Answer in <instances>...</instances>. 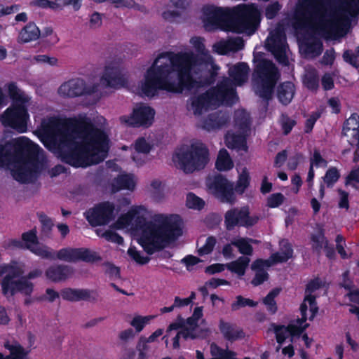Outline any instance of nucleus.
Returning <instances> with one entry per match:
<instances>
[{"mask_svg": "<svg viewBox=\"0 0 359 359\" xmlns=\"http://www.w3.org/2000/svg\"><path fill=\"white\" fill-rule=\"evenodd\" d=\"M210 354L212 356L210 359H237L236 353L228 348L224 349L217 344L212 343L210 346Z\"/></svg>", "mask_w": 359, "mask_h": 359, "instance_id": "32", "label": "nucleus"}, {"mask_svg": "<svg viewBox=\"0 0 359 359\" xmlns=\"http://www.w3.org/2000/svg\"><path fill=\"white\" fill-rule=\"evenodd\" d=\"M74 273L73 268L65 264H53L45 271L46 278L53 283H60L69 278Z\"/></svg>", "mask_w": 359, "mask_h": 359, "instance_id": "20", "label": "nucleus"}, {"mask_svg": "<svg viewBox=\"0 0 359 359\" xmlns=\"http://www.w3.org/2000/svg\"><path fill=\"white\" fill-rule=\"evenodd\" d=\"M8 93L13 103L26 104L28 102V98L20 92L15 82L8 84Z\"/></svg>", "mask_w": 359, "mask_h": 359, "instance_id": "38", "label": "nucleus"}, {"mask_svg": "<svg viewBox=\"0 0 359 359\" xmlns=\"http://www.w3.org/2000/svg\"><path fill=\"white\" fill-rule=\"evenodd\" d=\"M152 318L151 316H136L131 320L130 325L135 327L137 332H140Z\"/></svg>", "mask_w": 359, "mask_h": 359, "instance_id": "53", "label": "nucleus"}, {"mask_svg": "<svg viewBox=\"0 0 359 359\" xmlns=\"http://www.w3.org/2000/svg\"><path fill=\"white\" fill-rule=\"evenodd\" d=\"M186 205L190 209L201 210L205 206V201L195 194L189 192L187 195Z\"/></svg>", "mask_w": 359, "mask_h": 359, "instance_id": "48", "label": "nucleus"}, {"mask_svg": "<svg viewBox=\"0 0 359 359\" xmlns=\"http://www.w3.org/2000/svg\"><path fill=\"white\" fill-rule=\"evenodd\" d=\"M1 123L20 133H26L27 123L29 121L25 104L13 103L0 116Z\"/></svg>", "mask_w": 359, "mask_h": 359, "instance_id": "8", "label": "nucleus"}, {"mask_svg": "<svg viewBox=\"0 0 359 359\" xmlns=\"http://www.w3.org/2000/svg\"><path fill=\"white\" fill-rule=\"evenodd\" d=\"M272 326H273L277 343L282 344L288 336L289 332L287 327L285 325H276L275 324H272Z\"/></svg>", "mask_w": 359, "mask_h": 359, "instance_id": "56", "label": "nucleus"}, {"mask_svg": "<svg viewBox=\"0 0 359 359\" xmlns=\"http://www.w3.org/2000/svg\"><path fill=\"white\" fill-rule=\"evenodd\" d=\"M4 346L10 351L11 355L14 359H25L27 355V352L18 342L12 344L7 341L4 343Z\"/></svg>", "mask_w": 359, "mask_h": 359, "instance_id": "40", "label": "nucleus"}, {"mask_svg": "<svg viewBox=\"0 0 359 359\" xmlns=\"http://www.w3.org/2000/svg\"><path fill=\"white\" fill-rule=\"evenodd\" d=\"M249 241L253 242V243L256 242V241H255L252 238L248 239V238H241L236 241H233L231 242V244H232V245H234L235 247H236L238 248V250L241 254H242L243 255L250 256L253 252V248L250 245Z\"/></svg>", "mask_w": 359, "mask_h": 359, "instance_id": "39", "label": "nucleus"}, {"mask_svg": "<svg viewBox=\"0 0 359 359\" xmlns=\"http://www.w3.org/2000/svg\"><path fill=\"white\" fill-rule=\"evenodd\" d=\"M212 100L208 90L198 96L191 98V107L195 115L202 114L203 110H207L212 104Z\"/></svg>", "mask_w": 359, "mask_h": 359, "instance_id": "28", "label": "nucleus"}, {"mask_svg": "<svg viewBox=\"0 0 359 359\" xmlns=\"http://www.w3.org/2000/svg\"><path fill=\"white\" fill-rule=\"evenodd\" d=\"M115 206L109 201L96 204L84 212V216L90 226L93 227L109 224L115 219Z\"/></svg>", "mask_w": 359, "mask_h": 359, "instance_id": "11", "label": "nucleus"}, {"mask_svg": "<svg viewBox=\"0 0 359 359\" xmlns=\"http://www.w3.org/2000/svg\"><path fill=\"white\" fill-rule=\"evenodd\" d=\"M255 271V275L251 281L254 286L262 285L269 279V273L264 269H252Z\"/></svg>", "mask_w": 359, "mask_h": 359, "instance_id": "62", "label": "nucleus"}, {"mask_svg": "<svg viewBox=\"0 0 359 359\" xmlns=\"http://www.w3.org/2000/svg\"><path fill=\"white\" fill-rule=\"evenodd\" d=\"M55 259L68 262H76L81 260L93 263L100 261L101 257L96 252H92L87 248H64L57 252H55V259Z\"/></svg>", "mask_w": 359, "mask_h": 359, "instance_id": "13", "label": "nucleus"}, {"mask_svg": "<svg viewBox=\"0 0 359 359\" xmlns=\"http://www.w3.org/2000/svg\"><path fill=\"white\" fill-rule=\"evenodd\" d=\"M60 157L74 168H86L103 161L109 149L104 130L85 119L69 118L60 135Z\"/></svg>", "mask_w": 359, "mask_h": 359, "instance_id": "2", "label": "nucleus"}, {"mask_svg": "<svg viewBox=\"0 0 359 359\" xmlns=\"http://www.w3.org/2000/svg\"><path fill=\"white\" fill-rule=\"evenodd\" d=\"M41 36V31L33 22L27 23L20 32L18 41L21 43H28L36 41Z\"/></svg>", "mask_w": 359, "mask_h": 359, "instance_id": "26", "label": "nucleus"}, {"mask_svg": "<svg viewBox=\"0 0 359 359\" xmlns=\"http://www.w3.org/2000/svg\"><path fill=\"white\" fill-rule=\"evenodd\" d=\"M155 110L144 103H140L133 109L130 115L120 116L121 123L133 128H149L154 120Z\"/></svg>", "mask_w": 359, "mask_h": 359, "instance_id": "10", "label": "nucleus"}, {"mask_svg": "<svg viewBox=\"0 0 359 359\" xmlns=\"http://www.w3.org/2000/svg\"><path fill=\"white\" fill-rule=\"evenodd\" d=\"M38 216L41 224L42 233L47 237H50L54 226L53 220L43 212L38 213Z\"/></svg>", "mask_w": 359, "mask_h": 359, "instance_id": "49", "label": "nucleus"}, {"mask_svg": "<svg viewBox=\"0 0 359 359\" xmlns=\"http://www.w3.org/2000/svg\"><path fill=\"white\" fill-rule=\"evenodd\" d=\"M64 300L69 302L90 301L96 302L98 298V292L96 290L65 288L60 291Z\"/></svg>", "mask_w": 359, "mask_h": 359, "instance_id": "18", "label": "nucleus"}, {"mask_svg": "<svg viewBox=\"0 0 359 359\" xmlns=\"http://www.w3.org/2000/svg\"><path fill=\"white\" fill-rule=\"evenodd\" d=\"M18 280L12 278L10 276H5L1 280V290L2 293L5 296H13L17 291Z\"/></svg>", "mask_w": 359, "mask_h": 359, "instance_id": "36", "label": "nucleus"}, {"mask_svg": "<svg viewBox=\"0 0 359 359\" xmlns=\"http://www.w3.org/2000/svg\"><path fill=\"white\" fill-rule=\"evenodd\" d=\"M358 128H359V115L356 113H353L344 121L341 135L343 136H347V133L348 131L355 130Z\"/></svg>", "mask_w": 359, "mask_h": 359, "instance_id": "50", "label": "nucleus"}, {"mask_svg": "<svg viewBox=\"0 0 359 359\" xmlns=\"http://www.w3.org/2000/svg\"><path fill=\"white\" fill-rule=\"evenodd\" d=\"M323 287V282L316 277L308 282L305 288V295H313V293Z\"/></svg>", "mask_w": 359, "mask_h": 359, "instance_id": "60", "label": "nucleus"}, {"mask_svg": "<svg viewBox=\"0 0 359 359\" xmlns=\"http://www.w3.org/2000/svg\"><path fill=\"white\" fill-rule=\"evenodd\" d=\"M341 10L346 14L339 20V22L344 27L351 25V18L359 15V0H338Z\"/></svg>", "mask_w": 359, "mask_h": 359, "instance_id": "22", "label": "nucleus"}, {"mask_svg": "<svg viewBox=\"0 0 359 359\" xmlns=\"http://www.w3.org/2000/svg\"><path fill=\"white\" fill-rule=\"evenodd\" d=\"M233 167V163L228 151L224 148L221 149L215 161L216 169L219 171H228Z\"/></svg>", "mask_w": 359, "mask_h": 359, "instance_id": "30", "label": "nucleus"}, {"mask_svg": "<svg viewBox=\"0 0 359 359\" xmlns=\"http://www.w3.org/2000/svg\"><path fill=\"white\" fill-rule=\"evenodd\" d=\"M280 292L281 288L274 287L263 299V304L266 305L267 311L271 314H275L278 311V306L275 299L279 295Z\"/></svg>", "mask_w": 359, "mask_h": 359, "instance_id": "33", "label": "nucleus"}, {"mask_svg": "<svg viewBox=\"0 0 359 359\" xmlns=\"http://www.w3.org/2000/svg\"><path fill=\"white\" fill-rule=\"evenodd\" d=\"M342 57L346 63L355 68H359V46L355 48L354 51L351 50H344Z\"/></svg>", "mask_w": 359, "mask_h": 359, "instance_id": "46", "label": "nucleus"}, {"mask_svg": "<svg viewBox=\"0 0 359 359\" xmlns=\"http://www.w3.org/2000/svg\"><path fill=\"white\" fill-rule=\"evenodd\" d=\"M263 55L262 53L254 54L252 79L256 85V94L268 103L273 98L280 73L276 65Z\"/></svg>", "mask_w": 359, "mask_h": 359, "instance_id": "6", "label": "nucleus"}, {"mask_svg": "<svg viewBox=\"0 0 359 359\" xmlns=\"http://www.w3.org/2000/svg\"><path fill=\"white\" fill-rule=\"evenodd\" d=\"M135 224L142 230L139 243L148 255L161 250L183 233L182 222L178 215L158 214L154 216L153 221H146L144 217H138Z\"/></svg>", "mask_w": 359, "mask_h": 359, "instance_id": "5", "label": "nucleus"}, {"mask_svg": "<svg viewBox=\"0 0 359 359\" xmlns=\"http://www.w3.org/2000/svg\"><path fill=\"white\" fill-rule=\"evenodd\" d=\"M115 186L116 187L117 190H133L135 187V184L130 175H121L115 180Z\"/></svg>", "mask_w": 359, "mask_h": 359, "instance_id": "42", "label": "nucleus"}, {"mask_svg": "<svg viewBox=\"0 0 359 359\" xmlns=\"http://www.w3.org/2000/svg\"><path fill=\"white\" fill-rule=\"evenodd\" d=\"M128 254L133 260L141 265L147 264L150 260L149 257L142 256L140 252L137 251L135 248H129Z\"/></svg>", "mask_w": 359, "mask_h": 359, "instance_id": "61", "label": "nucleus"}, {"mask_svg": "<svg viewBox=\"0 0 359 359\" xmlns=\"http://www.w3.org/2000/svg\"><path fill=\"white\" fill-rule=\"evenodd\" d=\"M259 220L257 215H250L249 208L244 206L241 208H232L224 214V226L226 230L232 231L236 226L250 228Z\"/></svg>", "mask_w": 359, "mask_h": 359, "instance_id": "9", "label": "nucleus"}, {"mask_svg": "<svg viewBox=\"0 0 359 359\" xmlns=\"http://www.w3.org/2000/svg\"><path fill=\"white\" fill-rule=\"evenodd\" d=\"M285 200V196L281 193H275L270 195L266 201V205L270 208L279 207Z\"/></svg>", "mask_w": 359, "mask_h": 359, "instance_id": "59", "label": "nucleus"}, {"mask_svg": "<svg viewBox=\"0 0 359 359\" xmlns=\"http://www.w3.org/2000/svg\"><path fill=\"white\" fill-rule=\"evenodd\" d=\"M266 49L274 56L275 59L282 65H287L288 57L286 55V38L280 29H276L270 34L266 39Z\"/></svg>", "mask_w": 359, "mask_h": 359, "instance_id": "14", "label": "nucleus"}, {"mask_svg": "<svg viewBox=\"0 0 359 359\" xmlns=\"http://www.w3.org/2000/svg\"><path fill=\"white\" fill-rule=\"evenodd\" d=\"M229 116L221 111L211 113L203 121L202 128L210 132L220 129L229 122Z\"/></svg>", "mask_w": 359, "mask_h": 359, "instance_id": "24", "label": "nucleus"}, {"mask_svg": "<svg viewBox=\"0 0 359 359\" xmlns=\"http://www.w3.org/2000/svg\"><path fill=\"white\" fill-rule=\"evenodd\" d=\"M209 188L221 202L230 203L234 202L233 184L222 174H217L214 176Z\"/></svg>", "mask_w": 359, "mask_h": 359, "instance_id": "15", "label": "nucleus"}, {"mask_svg": "<svg viewBox=\"0 0 359 359\" xmlns=\"http://www.w3.org/2000/svg\"><path fill=\"white\" fill-rule=\"evenodd\" d=\"M135 149L138 153L148 154L151 149V147L147 142L144 137L137 138L135 142Z\"/></svg>", "mask_w": 359, "mask_h": 359, "instance_id": "63", "label": "nucleus"}, {"mask_svg": "<svg viewBox=\"0 0 359 359\" xmlns=\"http://www.w3.org/2000/svg\"><path fill=\"white\" fill-rule=\"evenodd\" d=\"M322 111L317 110L313 111L309 117L305 121L304 133H310L312 132L316 122L321 117Z\"/></svg>", "mask_w": 359, "mask_h": 359, "instance_id": "54", "label": "nucleus"}, {"mask_svg": "<svg viewBox=\"0 0 359 359\" xmlns=\"http://www.w3.org/2000/svg\"><path fill=\"white\" fill-rule=\"evenodd\" d=\"M41 148L28 137L22 136L0 144V167L14 164L13 177L20 183H28L40 173L43 163Z\"/></svg>", "mask_w": 359, "mask_h": 359, "instance_id": "4", "label": "nucleus"}, {"mask_svg": "<svg viewBox=\"0 0 359 359\" xmlns=\"http://www.w3.org/2000/svg\"><path fill=\"white\" fill-rule=\"evenodd\" d=\"M250 67L246 62H240L229 69L228 74L237 86L243 85L247 80Z\"/></svg>", "mask_w": 359, "mask_h": 359, "instance_id": "25", "label": "nucleus"}, {"mask_svg": "<svg viewBox=\"0 0 359 359\" xmlns=\"http://www.w3.org/2000/svg\"><path fill=\"white\" fill-rule=\"evenodd\" d=\"M181 328L182 330L180 331V334H182V337L187 340L188 339H195L198 337V336L194 333L195 330L189 328L184 326L183 322L177 323L174 322L169 325L167 328L166 332H169L172 330H177Z\"/></svg>", "mask_w": 359, "mask_h": 359, "instance_id": "34", "label": "nucleus"}, {"mask_svg": "<svg viewBox=\"0 0 359 359\" xmlns=\"http://www.w3.org/2000/svg\"><path fill=\"white\" fill-rule=\"evenodd\" d=\"M208 92L212 102L232 104L238 99L236 88L227 78L218 83L217 86L208 89Z\"/></svg>", "mask_w": 359, "mask_h": 359, "instance_id": "16", "label": "nucleus"}, {"mask_svg": "<svg viewBox=\"0 0 359 359\" xmlns=\"http://www.w3.org/2000/svg\"><path fill=\"white\" fill-rule=\"evenodd\" d=\"M236 300L231 304V310L236 311L241 308L245 306L255 307L258 303L252 299L245 298L241 295H238L236 297Z\"/></svg>", "mask_w": 359, "mask_h": 359, "instance_id": "52", "label": "nucleus"}, {"mask_svg": "<svg viewBox=\"0 0 359 359\" xmlns=\"http://www.w3.org/2000/svg\"><path fill=\"white\" fill-rule=\"evenodd\" d=\"M340 177L339 170L336 167H330L327 170L323 177V181L327 188H332Z\"/></svg>", "mask_w": 359, "mask_h": 359, "instance_id": "43", "label": "nucleus"}, {"mask_svg": "<svg viewBox=\"0 0 359 359\" xmlns=\"http://www.w3.org/2000/svg\"><path fill=\"white\" fill-rule=\"evenodd\" d=\"M304 85L310 90L316 91L319 87V76L316 69L306 73L304 78Z\"/></svg>", "mask_w": 359, "mask_h": 359, "instance_id": "41", "label": "nucleus"}, {"mask_svg": "<svg viewBox=\"0 0 359 359\" xmlns=\"http://www.w3.org/2000/svg\"><path fill=\"white\" fill-rule=\"evenodd\" d=\"M205 30L222 29L253 34L259 26L260 11L254 4H239L232 8L205 6L203 8Z\"/></svg>", "mask_w": 359, "mask_h": 359, "instance_id": "3", "label": "nucleus"}, {"mask_svg": "<svg viewBox=\"0 0 359 359\" xmlns=\"http://www.w3.org/2000/svg\"><path fill=\"white\" fill-rule=\"evenodd\" d=\"M311 241L312 242L313 251L318 254L321 252V250L324 248L325 243H328L327 238L325 236V231L323 228L319 229L317 233L311 234Z\"/></svg>", "mask_w": 359, "mask_h": 359, "instance_id": "37", "label": "nucleus"}, {"mask_svg": "<svg viewBox=\"0 0 359 359\" xmlns=\"http://www.w3.org/2000/svg\"><path fill=\"white\" fill-rule=\"evenodd\" d=\"M34 284L25 276H21L18 280L17 291L26 297H31L34 291Z\"/></svg>", "mask_w": 359, "mask_h": 359, "instance_id": "44", "label": "nucleus"}, {"mask_svg": "<svg viewBox=\"0 0 359 359\" xmlns=\"http://www.w3.org/2000/svg\"><path fill=\"white\" fill-rule=\"evenodd\" d=\"M203 41L202 37L194 36L190 42L196 51L204 56L192 53H178L172 54L170 63L158 65L159 60L165 57V53L160 54L146 72L141 86L142 93L152 97L158 90L182 93L184 90H191L214 84L219 67L206 52Z\"/></svg>", "mask_w": 359, "mask_h": 359, "instance_id": "1", "label": "nucleus"}, {"mask_svg": "<svg viewBox=\"0 0 359 359\" xmlns=\"http://www.w3.org/2000/svg\"><path fill=\"white\" fill-rule=\"evenodd\" d=\"M297 121L290 118L286 114H282L280 118V125L285 135H287L291 133L293 128L296 126Z\"/></svg>", "mask_w": 359, "mask_h": 359, "instance_id": "51", "label": "nucleus"}, {"mask_svg": "<svg viewBox=\"0 0 359 359\" xmlns=\"http://www.w3.org/2000/svg\"><path fill=\"white\" fill-rule=\"evenodd\" d=\"M300 50L306 56L317 57L323 52V43L317 38L312 37L301 44Z\"/></svg>", "mask_w": 359, "mask_h": 359, "instance_id": "27", "label": "nucleus"}, {"mask_svg": "<svg viewBox=\"0 0 359 359\" xmlns=\"http://www.w3.org/2000/svg\"><path fill=\"white\" fill-rule=\"evenodd\" d=\"M22 240L25 242V248L42 259H54L55 251L46 245L40 246L36 229H32L22 234Z\"/></svg>", "mask_w": 359, "mask_h": 359, "instance_id": "17", "label": "nucleus"}, {"mask_svg": "<svg viewBox=\"0 0 359 359\" xmlns=\"http://www.w3.org/2000/svg\"><path fill=\"white\" fill-rule=\"evenodd\" d=\"M103 237L107 241L116 243L118 245H123L124 242L123 238L118 233L112 230H107L103 233Z\"/></svg>", "mask_w": 359, "mask_h": 359, "instance_id": "64", "label": "nucleus"}, {"mask_svg": "<svg viewBox=\"0 0 359 359\" xmlns=\"http://www.w3.org/2000/svg\"><path fill=\"white\" fill-rule=\"evenodd\" d=\"M282 8V5L278 1H273L265 8V16L267 19H273Z\"/></svg>", "mask_w": 359, "mask_h": 359, "instance_id": "57", "label": "nucleus"}, {"mask_svg": "<svg viewBox=\"0 0 359 359\" xmlns=\"http://www.w3.org/2000/svg\"><path fill=\"white\" fill-rule=\"evenodd\" d=\"M216 242V238L214 236H208L206 238L205 244L198 250V254L200 256L210 254L214 250Z\"/></svg>", "mask_w": 359, "mask_h": 359, "instance_id": "55", "label": "nucleus"}, {"mask_svg": "<svg viewBox=\"0 0 359 359\" xmlns=\"http://www.w3.org/2000/svg\"><path fill=\"white\" fill-rule=\"evenodd\" d=\"M209 149L201 141L191 143L189 149L178 154V159L187 172L203 169L209 162Z\"/></svg>", "mask_w": 359, "mask_h": 359, "instance_id": "7", "label": "nucleus"}, {"mask_svg": "<svg viewBox=\"0 0 359 359\" xmlns=\"http://www.w3.org/2000/svg\"><path fill=\"white\" fill-rule=\"evenodd\" d=\"M327 165V161L323 158L320 154V152L318 149H315L313 150V156L310 159V166H316V168L319 167H326Z\"/></svg>", "mask_w": 359, "mask_h": 359, "instance_id": "58", "label": "nucleus"}, {"mask_svg": "<svg viewBox=\"0 0 359 359\" xmlns=\"http://www.w3.org/2000/svg\"><path fill=\"white\" fill-rule=\"evenodd\" d=\"M249 263L250 259L248 257L241 256L237 260L229 264L227 269L239 276H243Z\"/></svg>", "mask_w": 359, "mask_h": 359, "instance_id": "35", "label": "nucleus"}, {"mask_svg": "<svg viewBox=\"0 0 359 359\" xmlns=\"http://www.w3.org/2000/svg\"><path fill=\"white\" fill-rule=\"evenodd\" d=\"M320 13L319 9L314 6L310 5L306 9L299 13L300 18L298 19V24L301 27H306L310 16H317Z\"/></svg>", "mask_w": 359, "mask_h": 359, "instance_id": "47", "label": "nucleus"}, {"mask_svg": "<svg viewBox=\"0 0 359 359\" xmlns=\"http://www.w3.org/2000/svg\"><path fill=\"white\" fill-rule=\"evenodd\" d=\"M219 330L224 339L228 341L233 342L245 337V333L242 328L236 324L226 322L221 319L219 323Z\"/></svg>", "mask_w": 359, "mask_h": 359, "instance_id": "23", "label": "nucleus"}, {"mask_svg": "<svg viewBox=\"0 0 359 359\" xmlns=\"http://www.w3.org/2000/svg\"><path fill=\"white\" fill-rule=\"evenodd\" d=\"M101 80L107 86L113 88H120L127 83L126 79L121 74L118 67L107 65L105 67Z\"/></svg>", "mask_w": 359, "mask_h": 359, "instance_id": "19", "label": "nucleus"}, {"mask_svg": "<svg viewBox=\"0 0 359 359\" xmlns=\"http://www.w3.org/2000/svg\"><path fill=\"white\" fill-rule=\"evenodd\" d=\"M250 177L249 173L246 170H243L238 177L233 191H235L238 194H243L250 186Z\"/></svg>", "mask_w": 359, "mask_h": 359, "instance_id": "45", "label": "nucleus"}, {"mask_svg": "<svg viewBox=\"0 0 359 359\" xmlns=\"http://www.w3.org/2000/svg\"><path fill=\"white\" fill-rule=\"evenodd\" d=\"M97 90V85L88 86L83 79L76 78L63 83L58 88V93L65 97H76L91 95Z\"/></svg>", "mask_w": 359, "mask_h": 359, "instance_id": "12", "label": "nucleus"}, {"mask_svg": "<svg viewBox=\"0 0 359 359\" xmlns=\"http://www.w3.org/2000/svg\"><path fill=\"white\" fill-rule=\"evenodd\" d=\"M276 96L278 102L283 106L290 104L296 93L295 84L289 81L279 83L275 87Z\"/></svg>", "mask_w": 359, "mask_h": 359, "instance_id": "21", "label": "nucleus"}, {"mask_svg": "<svg viewBox=\"0 0 359 359\" xmlns=\"http://www.w3.org/2000/svg\"><path fill=\"white\" fill-rule=\"evenodd\" d=\"M225 144L231 149L248 150L247 140L243 134L226 135L225 136Z\"/></svg>", "mask_w": 359, "mask_h": 359, "instance_id": "29", "label": "nucleus"}, {"mask_svg": "<svg viewBox=\"0 0 359 359\" xmlns=\"http://www.w3.org/2000/svg\"><path fill=\"white\" fill-rule=\"evenodd\" d=\"M281 252H275L271 255L273 263H284L287 262L293 255V249L292 245L288 242H283L281 245Z\"/></svg>", "mask_w": 359, "mask_h": 359, "instance_id": "31", "label": "nucleus"}]
</instances>
